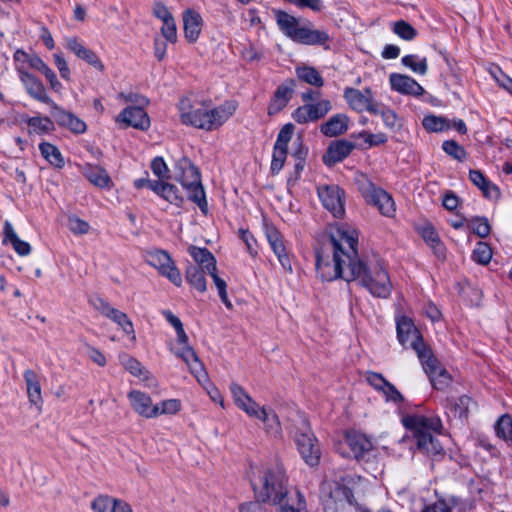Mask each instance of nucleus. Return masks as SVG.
<instances>
[{
	"instance_id": "1",
	"label": "nucleus",
	"mask_w": 512,
	"mask_h": 512,
	"mask_svg": "<svg viewBox=\"0 0 512 512\" xmlns=\"http://www.w3.org/2000/svg\"><path fill=\"white\" fill-rule=\"evenodd\" d=\"M250 480L260 501L279 506L280 512L305 511L302 494L289 489L285 468L278 460L251 466Z\"/></svg>"
},
{
	"instance_id": "56",
	"label": "nucleus",
	"mask_w": 512,
	"mask_h": 512,
	"mask_svg": "<svg viewBox=\"0 0 512 512\" xmlns=\"http://www.w3.org/2000/svg\"><path fill=\"white\" fill-rule=\"evenodd\" d=\"M151 170L159 178V181L163 179H169V169L162 157H156L151 162Z\"/></svg>"
},
{
	"instance_id": "5",
	"label": "nucleus",
	"mask_w": 512,
	"mask_h": 512,
	"mask_svg": "<svg viewBox=\"0 0 512 512\" xmlns=\"http://www.w3.org/2000/svg\"><path fill=\"white\" fill-rule=\"evenodd\" d=\"M403 425L412 432L417 448L428 455H439L443 451L435 434L441 433L442 424L439 418L423 415H406L402 418Z\"/></svg>"
},
{
	"instance_id": "51",
	"label": "nucleus",
	"mask_w": 512,
	"mask_h": 512,
	"mask_svg": "<svg viewBox=\"0 0 512 512\" xmlns=\"http://www.w3.org/2000/svg\"><path fill=\"white\" fill-rule=\"evenodd\" d=\"M443 150L458 161H463L467 157L464 147L460 146L454 140L444 141L442 145Z\"/></svg>"
},
{
	"instance_id": "13",
	"label": "nucleus",
	"mask_w": 512,
	"mask_h": 512,
	"mask_svg": "<svg viewBox=\"0 0 512 512\" xmlns=\"http://www.w3.org/2000/svg\"><path fill=\"white\" fill-rule=\"evenodd\" d=\"M419 360L435 389L444 390L450 385L452 380L450 374L436 359L431 349L425 352V356Z\"/></svg>"
},
{
	"instance_id": "32",
	"label": "nucleus",
	"mask_w": 512,
	"mask_h": 512,
	"mask_svg": "<svg viewBox=\"0 0 512 512\" xmlns=\"http://www.w3.org/2000/svg\"><path fill=\"white\" fill-rule=\"evenodd\" d=\"M202 23V17L198 12L186 10L183 13L184 34L188 42L194 43L197 41L201 34Z\"/></svg>"
},
{
	"instance_id": "12",
	"label": "nucleus",
	"mask_w": 512,
	"mask_h": 512,
	"mask_svg": "<svg viewBox=\"0 0 512 512\" xmlns=\"http://www.w3.org/2000/svg\"><path fill=\"white\" fill-rule=\"evenodd\" d=\"M148 263L175 286L182 285V277L179 269L168 252L164 250H156L148 254Z\"/></svg>"
},
{
	"instance_id": "26",
	"label": "nucleus",
	"mask_w": 512,
	"mask_h": 512,
	"mask_svg": "<svg viewBox=\"0 0 512 512\" xmlns=\"http://www.w3.org/2000/svg\"><path fill=\"white\" fill-rule=\"evenodd\" d=\"M391 88L404 95L421 96L424 94L423 87L408 75L392 73L389 76Z\"/></svg>"
},
{
	"instance_id": "27",
	"label": "nucleus",
	"mask_w": 512,
	"mask_h": 512,
	"mask_svg": "<svg viewBox=\"0 0 512 512\" xmlns=\"http://www.w3.org/2000/svg\"><path fill=\"white\" fill-rule=\"evenodd\" d=\"M295 85V81L289 79L277 87L268 106L269 115L277 114L287 106L294 93Z\"/></svg>"
},
{
	"instance_id": "20",
	"label": "nucleus",
	"mask_w": 512,
	"mask_h": 512,
	"mask_svg": "<svg viewBox=\"0 0 512 512\" xmlns=\"http://www.w3.org/2000/svg\"><path fill=\"white\" fill-rule=\"evenodd\" d=\"M344 98L349 106L358 112L367 110L371 113H378L377 105L373 103L372 91L367 88L364 92L348 87L344 91Z\"/></svg>"
},
{
	"instance_id": "34",
	"label": "nucleus",
	"mask_w": 512,
	"mask_h": 512,
	"mask_svg": "<svg viewBox=\"0 0 512 512\" xmlns=\"http://www.w3.org/2000/svg\"><path fill=\"white\" fill-rule=\"evenodd\" d=\"M469 179L483 192L485 197L490 199H497L500 196V190L498 187L488 181L481 171L470 170Z\"/></svg>"
},
{
	"instance_id": "36",
	"label": "nucleus",
	"mask_w": 512,
	"mask_h": 512,
	"mask_svg": "<svg viewBox=\"0 0 512 512\" xmlns=\"http://www.w3.org/2000/svg\"><path fill=\"white\" fill-rule=\"evenodd\" d=\"M3 242H10L15 252L20 256H26L31 252V246L28 242L21 240L14 231L10 222H5Z\"/></svg>"
},
{
	"instance_id": "35",
	"label": "nucleus",
	"mask_w": 512,
	"mask_h": 512,
	"mask_svg": "<svg viewBox=\"0 0 512 512\" xmlns=\"http://www.w3.org/2000/svg\"><path fill=\"white\" fill-rule=\"evenodd\" d=\"M348 127V117L344 114H337L321 125V132L329 137L343 134Z\"/></svg>"
},
{
	"instance_id": "30",
	"label": "nucleus",
	"mask_w": 512,
	"mask_h": 512,
	"mask_svg": "<svg viewBox=\"0 0 512 512\" xmlns=\"http://www.w3.org/2000/svg\"><path fill=\"white\" fill-rule=\"evenodd\" d=\"M93 512H133L130 504L108 495H100L91 503Z\"/></svg>"
},
{
	"instance_id": "52",
	"label": "nucleus",
	"mask_w": 512,
	"mask_h": 512,
	"mask_svg": "<svg viewBox=\"0 0 512 512\" xmlns=\"http://www.w3.org/2000/svg\"><path fill=\"white\" fill-rule=\"evenodd\" d=\"M492 258V250L488 244L484 242H478L476 248L473 251V260L479 264L485 265L490 262Z\"/></svg>"
},
{
	"instance_id": "59",
	"label": "nucleus",
	"mask_w": 512,
	"mask_h": 512,
	"mask_svg": "<svg viewBox=\"0 0 512 512\" xmlns=\"http://www.w3.org/2000/svg\"><path fill=\"white\" fill-rule=\"evenodd\" d=\"M53 57H54L55 65H56V67H57L61 77L64 80L69 81L70 80L71 72H70L68 63L65 60L63 54L61 52L55 53Z\"/></svg>"
},
{
	"instance_id": "7",
	"label": "nucleus",
	"mask_w": 512,
	"mask_h": 512,
	"mask_svg": "<svg viewBox=\"0 0 512 512\" xmlns=\"http://www.w3.org/2000/svg\"><path fill=\"white\" fill-rule=\"evenodd\" d=\"M321 500L324 512H349L353 494L344 484L335 480H324L321 484Z\"/></svg>"
},
{
	"instance_id": "14",
	"label": "nucleus",
	"mask_w": 512,
	"mask_h": 512,
	"mask_svg": "<svg viewBox=\"0 0 512 512\" xmlns=\"http://www.w3.org/2000/svg\"><path fill=\"white\" fill-rule=\"evenodd\" d=\"M372 449L371 441L363 434L357 431H347L344 434V440L339 442L337 450L345 457H362Z\"/></svg>"
},
{
	"instance_id": "50",
	"label": "nucleus",
	"mask_w": 512,
	"mask_h": 512,
	"mask_svg": "<svg viewBox=\"0 0 512 512\" xmlns=\"http://www.w3.org/2000/svg\"><path fill=\"white\" fill-rule=\"evenodd\" d=\"M393 32L406 41L413 40L417 35V31L412 25L404 20H399L394 23Z\"/></svg>"
},
{
	"instance_id": "64",
	"label": "nucleus",
	"mask_w": 512,
	"mask_h": 512,
	"mask_svg": "<svg viewBox=\"0 0 512 512\" xmlns=\"http://www.w3.org/2000/svg\"><path fill=\"white\" fill-rule=\"evenodd\" d=\"M239 512H266V510L259 501H255L242 504Z\"/></svg>"
},
{
	"instance_id": "9",
	"label": "nucleus",
	"mask_w": 512,
	"mask_h": 512,
	"mask_svg": "<svg viewBox=\"0 0 512 512\" xmlns=\"http://www.w3.org/2000/svg\"><path fill=\"white\" fill-rule=\"evenodd\" d=\"M294 438L304 461L310 466H317L320 462L321 450L306 419H299Z\"/></svg>"
},
{
	"instance_id": "45",
	"label": "nucleus",
	"mask_w": 512,
	"mask_h": 512,
	"mask_svg": "<svg viewBox=\"0 0 512 512\" xmlns=\"http://www.w3.org/2000/svg\"><path fill=\"white\" fill-rule=\"evenodd\" d=\"M297 76L300 80L316 87H321L324 84L322 76L319 72L310 66L298 67L296 69Z\"/></svg>"
},
{
	"instance_id": "19",
	"label": "nucleus",
	"mask_w": 512,
	"mask_h": 512,
	"mask_svg": "<svg viewBox=\"0 0 512 512\" xmlns=\"http://www.w3.org/2000/svg\"><path fill=\"white\" fill-rule=\"evenodd\" d=\"M170 351L186 363L190 372L195 376L199 383L207 381V372L204 365L191 345L182 346L181 348L170 346Z\"/></svg>"
},
{
	"instance_id": "47",
	"label": "nucleus",
	"mask_w": 512,
	"mask_h": 512,
	"mask_svg": "<svg viewBox=\"0 0 512 512\" xmlns=\"http://www.w3.org/2000/svg\"><path fill=\"white\" fill-rule=\"evenodd\" d=\"M497 436L508 441L512 446V418L508 414L502 415L495 426Z\"/></svg>"
},
{
	"instance_id": "6",
	"label": "nucleus",
	"mask_w": 512,
	"mask_h": 512,
	"mask_svg": "<svg viewBox=\"0 0 512 512\" xmlns=\"http://www.w3.org/2000/svg\"><path fill=\"white\" fill-rule=\"evenodd\" d=\"M176 171L178 172L176 179L187 190L189 198L206 214L208 205L198 169L189 159L182 158L176 165Z\"/></svg>"
},
{
	"instance_id": "24",
	"label": "nucleus",
	"mask_w": 512,
	"mask_h": 512,
	"mask_svg": "<svg viewBox=\"0 0 512 512\" xmlns=\"http://www.w3.org/2000/svg\"><path fill=\"white\" fill-rule=\"evenodd\" d=\"M230 390L236 406L243 410L249 417L257 419L265 407H260L250 395L236 383L231 384Z\"/></svg>"
},
{
	"instance_id": "8",
	"label": "nucleus",
	"mask_w": 512,
	"mask_h": 512,
	"mask_svg": "<svg viewBox=\"0 0 512 512\" xmlns=\"http://www.w3.org/2000/svg\"><path fill=\"white\" fill-rule=\"evenodd\" d=\"M188 251L195 261V264H190V266H201L207 270L208 275L212 278L218 291L221 301L227 309L231 310L233 305L228 298L227 284L225 279L218 274L216 259L213 254L206 248H199L193 245L189 247Z\"/></svg>"
},
{
	"instance_id": "40",
	"label": "nucleus",
	"mask_w": 512,
	"mask_h": 512,
	"mask_svg": "<svg viewBox=\"0 0 512 512\" xmlns=\"http://www.w3.org/2000/svg\"><path fill=\"white\" fill-rule=\"evenodd\" d=\"M39 149L41 152V155L54 167L56 168H63L64 167V158L59 151V149L49 143V142H43L39 145Z\"/></svg>"
},
{
	"instance_id": "37",
	"label": "nucleus",
	"mask_w": 512,
	"mask_h": 512,
	"mask_svg": "<svg viewBox=\"0 0 512 512\" xmlns=\"http://www.w3.org/2000/svg\"><path fill=\"white\" fill-rule=\"evenodd\" d=\"M208 275L207 270L201 266L188 265L185 271L187 282L197 291L203 293L207 290L205 276Z\"/></svg>"
},
{
	"instance_id": "38",
	"label": "nucleus",
	"mask_w": 512,
	"mask_h": 512,
	"mask_svg": "<svg viewBox=\"0 0 512 512\" xmlns=\"http://www.w3.org/2000/svg\"><path fill=\"white\" fill-rule=\"evenodd\" d=\"M153 192L175 206H181L184 202V197L179 189L175 185L163 181L160 182V185L153 187Z\"/></svg>"
},
{
	"instance_id": "55",
	"label": "nucleus",
	"mask_w": 512,
	"mask_h": 512,
	"mask_svg": "<svg viewBox=\"0 0 512 512\" xmlns=\"http://www.w3.org/2000/svg\"><path fill=\"white\" fill-rule=\"evenodd\" d=\"M157 417L164 414H176L181 409V403L177 399L164 400L157 404Z\"/></svg>"
},
{
	"instance_id": "10",
	"label": "nucleus",
	"mask_w": 512,
	"mask_h": 512,
	"mask_svg": "<svg viewBox=\"0 0 512 512\" xmlns=\"http://www.w3.org/2000/svg\"><path fill=\"white\" fill-rule=\"evenodd\" d=\"M359 190L365 200L376 206L386 217H393L396 212L393 198L383 189L376 187L365 175L357 177Z\"/></svg>"
},
{
	"instance_id": "33",
	"label": "nucleus",
	"mask_w": 512,
	"mask_h": 512,
	"mask_svg": "<svg viewBox=\"0 0 512 512\" xmlns=\"http://www.w3.org/2000/svg\"><path fill=\"white\" fill-rule=\"evenodd\" d=\"M290 39L305 45H316L326 43L329 37L324 31L298 27Z\"/></svg>"
},
{
	"instance_id": "48",
	"label": "nucleus",
	"mask_w": 512,
	"mask_h": 512,
	"mask_svg": "<svg viewBox=\"0 0 512 512\" xmlns=\"http://www.w3.org/2000/svg\"><path fill=\"white\" fill-rule=\"evenodd\" d=\"M401 62L414 73L421 75L426 74L428 69L426 58H419L417 55H406L402 58Z\"/></svg>"
},
{
	"instance_id": "22",
	"label": "nucleus",
	"mask_w": 512,
	"mask_h": 512,
	"mask_svg": "<svg viewBox=\"0 0 512 512\" xmlns=\"http://www.w3.org/2000/svg\"><path fill=\"white\" fill-rule=\"evenodd\" d=\"M98 310L102 315L116 323L126 335L130 336V340L133 344L136 342V334L133 323L126 313L112 307L108 302L105 301L100 302Z\"/></svg>"
},
{
	"instance_id": "31",
	"label": "nucleus",
	"mask_w": 512,
	"mask_h": 512,
	"mask_svg": "<svg viewBox=\"0 0 512 512\" xmlns=\"http://www.w3.org/2000/svg\"><path fill=\"white\" fill-rule=\"evenodd\" d=\"M354 145L348 141L338 140L332 142L325 154L323 155V162L332 166L343 159H345L353 150Z\"/></svg>"
},
{
	"instance_id": "17",
	"label": "nucleus",
	"mask_w": 512,
	"mask_h": 512,
	"mask_svg": "<svg viewBox=\"0 0 512 512\" xmlns=\"http://www.w3.org/2000/svg\"><path fill=\"white\" fill-rule=\"evenodd\" d=\"M318 196L323 206L329 210L334 217L341 218L345 213L343 191L336 185H324L318 187Z\"/></svg>"
},
{
	"instance_id": "53",
	"label": "nucleus",
	"mask_w": 512,
	"mask_h": 512,
	"mask_svg": "<svg viewBox=\"0 0 512 512\" xmlns=\"http://www.w3.org/2000/svg\"><path fill=\"white\" fill-rule=\"evenodd\" d=\"M471 228L473 232L480 238H485L490 234L491 227L485 217H475L471 220Z\"/></svg>"
},
{
	"instance_id": "11",
	"label": "nucleus",
	"mask_w": 512,
	"mask_h": 512,
	"mask_svg": "<svg viewBox=\"0 0 512 512\" xmlns=\"http://www.w3.org/2000/svg\"><path fill=\"white\" fill-rule=\"evenodd\" d=\"M397 335L400 343L404 346H411L417 353L418 358L424 357L425 352L430 349L423 342V338L413 321L406 316L397 319Z\"/></svg>"
},
{
	"instance_id": "3",
	"label": "nucleus",
	"mask_w": 512,
	"mask_h": 512,
	"mask_svg": "<svg viewBox=\"0 0 512 512\" xmlns=\"http://www.w3.org/2000/svg\"><path fill=\"white\" fill-rule=\"evenodd\" d=\"M234 111L235 107L233 105L210 108V105L204 102L190 103L187 100L180 104V118L183 124L208 131L220 127Z\"/></svg>"
},
{
	"instance_id": "15",
	"label": "nucleus",
	"mask_w": 512,
	"mask_h": 512,
	"mask_svg": "<svg viewBox=\"0 0 512 512\" xmlns=\"http://www.w3.org/2000/svg\"><path fill=\"white\" fill-rule=\"evenodd\" d=\"M293 132L294 125L291 123L285 124L281 128L273 149L271 161L272 174H277L283 168L288 153V143L292 138Z\"/></svg>"
},
{
	"instance_id": "54",
	"label": "nucleus",
	"mask_w": 512,
	"mask_h": 512,
	"mask_svg": "<svg viewBox=\"0 0 512 512\" xmlns=\"http://www.w3.org/2000/svg\"><path fill=\"white\" fill-rule=\"evenodd\" d=\"M78 58L82 59L83 61L87 62L89 65L97 69L98 71L102 72L104 71V64L101 61V59L97 56V54L89 49L86 48L82 50V52L77 56Z\"/></svg>"
},
{
	"instance_id": "60",
	"label": "nucleus",
	"mask_w": 512,
	"mask_h": 512,
	"mask_svg": "<svg viewBox=\"0 0 512 512\" xmlns=\"http://www.w3.org/2000/svg\"><path fill=\"white\" fill-rule=\"evenodd\" d=\"M360 137L363 138L364 142L367 143L369 147L381 145L387 141V136L384 133L373 134L370 132H362L360 133Z\"/></svg>"
},
{
	"instance_id": "39",
	"label": "nucleus",
	"mask_w": 512,
	"mask_h": 512,
	"mask_svg": "<svg viewBox=\"0 0 512 512\" xmlns=\"http://www.w3.org/2000/svg\"><path fill=\"white\" fill-rule=\"evenodd\" d=\"M120 363L126 371L135 377L141 378L143 381H148L152 378L149 371L136 358L128 354L120 356Z\"/></svg>"
},
{
	"instance_id": "49",
	"label": "nucleus",
	"mask_w": 512,
	"mask_h": 512,
	"mask_svg": "<svg viewBox=\"0 0 512 512\" xmlns=\"http://www.w3.org/2000/svg\"><path fill=\"white\" fill-rule=\"evenodd\" d=\"M421 235L425 242L433 249H435V253L438 255V257H444L443 248L440 245L438 234L433 227H424L422 229Z\"/></svg>"
},
{
	"instance_id": "28",
	"label": "nucleus",
	"mask_w": 512,
	"mask_h": 512,
	"mask_svg": "<svg viewBox=\"0 0 512 512\" xmlns=\"http://www.w3.org/2000/svg\"><path fill=\"white\" fill-rule=\"evenodd\" d=\"M265 233L267 240L273 252L278 257L282 267L289 273H292V265L288 255L286 254V249L279 231L272 226H266Z\"/></svg>"
},
{
	"instance_id": "2",
	"label": "nucleus",
	"mask_w": 512,
	"mask_h": 512,
	"mask_svg": "<svg viewBox=\"0 0 512 512\" xmlns=\"http://www.w3.org/2000/svg\"><path fill=\"white\" fill-rule=\"evenodd\" d=\"M357 235L344 228L331 231L323 248L317 252L316 268L324 281L341 278L348 282V269L357 258Z\"/></svg>"
},
{
	"instance_id": "61",
	"label": "nucleus",
	"mask_w": 512,
	"mask_h": 512,
	"mask_svg": "<svg viewBox=\"0 0 512 512\" xmlns=\"http://www.w3.org/2000/svg\"><path fill=\"white\" fill-rule=\"evenodd\" d=\"M366 380L371 386L379 391H382L388 383V381L381 374L375 372H368L366 375Z\"/></svg>"
},
{
	"instance_id": "46",
	"label": "nucleus",
	"mask_w": 512,
	"mask_h": 512,
	"mask_svg": "<svg viewBox=\"0 0 512 512\" xmlns=\"http://www.w3.org/2000/svg\"><path fill=\"white\" fill-rule=\"evenodd\" d=\"M422 124L424 128L429 132H442L448 130L451 127L449 120L444 117L435 115L426 116L423 119Z\"/></svg>"
},
{
	"instance_id": "29",
	"label": "nucleus",
	"mask_w": 512,
	"mask_h": 512,
	"mask_svg": "<svg viewBox=\"0 0 512 512\" xmlns=\"http://www.w3.org/2000/svg\"><path fill=\"white\" fill-rule=\"evenodd\" d=\"M117 121L140 130H146L150 126V119L147 113L140 107L125 108L119 114Z\"/></svg>"
},
{
	"instance_id": "21",
	"label": "nucleus",
	"mask_w": 512,
	"mask_h": 512,
	"mask_svg": "<svg viewBox=\"0 0 512 512\" xmlns=\"http://www.w3.org/2000/svg\"><path fill=\"white\" fill-rule=\"evenodd\" d=\"M18 73L27 93L32 98L46 103L50 105V107L53 106L55 102L48 96L43 83L38 78L30 74L23 65L18 67Z\"/></svg>"
},
{
	"instance_id": "63",
	"label": "nucleus",
	"mask_w": 512,
	"mask_h": 512,
	"mask_svg": "<svg viewBox=\"0 0 512 512\" xmlns=\"http://www.w3.org/2000/svg\"><path fill=\"white\" fill-rule=\"evenodd\" d=\"M381 392L386 396L387 400L394 402H400L403 400L401 393L389 382Z\"/></svg>"
},
{
	"instance_id": "43",
	"label": "nucleus",
	"mask_w": 512,
	"mask_h": 512,
	"mask_svg": "<svg viewBox=\"0 0 512 512\" xmlns=\"http://www.w3.org/2000/svg\"><path fill=\"white\" fill-rule=\"evenodd\" d=\"M276 20L280 29L289 38H291L293 32L299 27L298 19L284 11L276 12Z\"/></svg>"
},
{
	"instance_id": "16",
	"label": "nucleus",
	"mask_w": 512,
	"mask_h": 512,
	"mask_svg": "<svg viewBox=\"0 0 512 512\" xmlns=\"http://www.w3.org/2000/svg\"><path fill=\"white\" fill-rule=\"evenodd\" d=\"M331 109V102L323 99L317 103H307L298 107L293 112L292 118L299 124L315 122L327 115Z\"/></svg>"
},
{
	"instance_id": "18",
	"label": "nucleus",
	"mask_w": 512,
	"mask_h": 512,
	"mask_svg": "<svg viewBox=\"0 0 512 512\" xmlns=\"http://www.w3.org/2000/svg\"><path fill=\"white\" fill-rule=\"evenodd\" d=\"M23 378L30 407L41 413L44 406V398L40 375L32 369H27L24 371Z\"/></svg>"
},
{
	"instance_id": "4",
	"label": "nucleus",
	"mask_w": 512,
	"mask_h": 512,
	"mask_svg": "<svg viewBox=\"0 0 512 512\" xmlns=\"http://www.w3.org/2000/svg\"><path fill=\"white\" fill-rule=\"evenodd\" d=\"M347 277L348 282H358L375 297L387 298L392 290V284L385 268L380 263L368 265L358 256L355 263H351Z\"/></svg>"
},
{
	"instance_id": "42",
	"label": "nucleus",
	"mask_w": 512,
	"mask_h": 512,
	"mask_svg": "<svg viewBox=\"0 0 512 512\" xmlns=\"http://www.w3.org/2000/svg\"><path fill=\"white\" fill-rule=\"evenodd\" d=\"M85 175L87 179L97 187L108 188L110 186L111 179L102 167L88 166Z\"/></svg>"
},
{
	"instance_id": "58",
	"label": "nucleus",
	"mask_w": 512,
	"mask_h": 512,
	"mask_svg": "<svg viewBox=\"0 0 512 512\" xmlns=\"http://www.w3.org/2000/svg\"><path fill=\"white\" fill-rule=\"evenodd\" d=\"M161 34L168 42L175 43L177 41V30L174 18L163 22Z\"/></svg>"
},
{
	"instance_id": "57",
	"label": "nucleus",
	"mask_w": 512,
	"mask_h": 512,
	"mask_svg": "<svg viewBox=\"0 0 512 512\" xmlns=\"http://www.w3.org/2000/svg\"><path fill=\"white\" fill-rule=\"evenodd\" d=\"M68 227L74 234H86L90 229L89 224L77 216H70L68 218Z\"/></svg>"
},
{
	"instance_id": "44",
	"label": "nucleus",
	"mask_w": 512,
	"mask_h": 512,
	"mask_svg": "<svg viewBox=\"0 0 512 512\" xmlns=\"http://www.w3.org/2000/svg\"><path fill=\"white\" fill-rule=\"evenodd\" d=\"M29 133L44 134L54 130V123L49 117H31L27 120Z\"/></svg>"
},
{
	"instance_id": "23",
	"label": "nucleus",
	"mask_w": 512,
	"mask_h": 512,
	"mask_svg": "<svg viewBox=\"0 0 512 512\" xmlns=\"http://www.w3.org/2000/svg\"><path fill=\"white\" fill-rule=\"evenodd\" d=\"M51 115L59 126L68 129L74 134H83L87 130V125L82 119L74 113L59 107L56 103L51 107Z\"/></svg>"
},
{
	"instance_id": "25",
	"label": "nucleus",
	"mask_w": 512,
	"mask_h": 512,
	"mask_svg": "<svg viewBox=\"0 0 512 512\" xmlns=\"http://www.w3.org/2000/svg\"><path fill=\"white\" fill-rule=\"evenodd\" d=\"M128 399L133 410L140 416L145 418L157 417V404L154 405L152 403V399L148 394L139 390H131L128 393Z\"/></svg>"
},
{
	"instance_id": "41",
	"label": "nucleus",
	"mask_w": 512,
	"mask_h": 512,
	"mask_svg": "<svg viewBox=\"0 0 512 512\" xmlns=\"http://www.w3.org/2000/svg\"><path fill=\"white\" fill-rule=\"evenodd\" d=\"M257 419L264 423L266 432L269 435L273 437H278L281 435V424L273 410L264 408Z\"/></svg>"
},
{
	"instance_id": "62",
	"label": "nucleus",
	"mask_w": 512,
	"mask_h": 512,
	"mask_svg": "<svg viewBox=\"0 0 512 512\" xmlns=\"http://www.w3.org/2000/svg\"><path fill=\"white\" fill-rule=\"evenodd\" d=\"M239 235L241 239L245 242L247 246V250L252 256L257 254L256 249L254 248V244H256V240L252 236V234L248 230L240 229Z\"/></svg>"
}]
</instances>
